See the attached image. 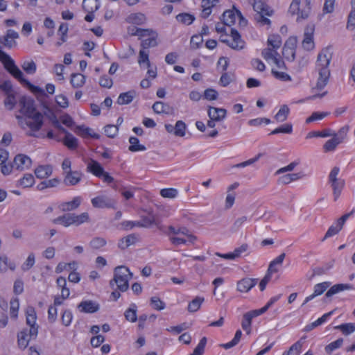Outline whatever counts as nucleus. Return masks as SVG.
<instances>
[{
	"label": "nucleus",
	"instance_id": "nucleus-1",
	"mask_svg": "<svg viewBox=\"0 0 355 355\" xmlns=\"http://www.w3.org/2000/svg\"><path fill=\"white\" fill-rule=\"evenodd\" d=\"M19 105V114L16 116L19 125L24 130H28L30 135H35L43 125L42 114L36 109L35 101L31 97H21Z\"/></svg>",
	"mask_w": 355,
	"mask_h": 355
},
{
	"label": "nucleus",
	"instance_id": "nucleus-2",
	"mask_svg": "<svg viewBox=\"0 0 355 355\" xmlns=\"http://www.w3.org/2000/svg\"><path fill=\"white\" fill-rule=\"evenodd\" d=\"M332 58V51L329 46L323 48L318 53L315 62L317 81L315 91H321L327 85L330 76L329 64Z\"/></svg>",
	"mask_w": 355,
	"mask_h": 355
},
{
	"label": "nucleus",
	"instance_id": "nucleus-3",
	"mask_svg": "<svg viewBox=\"0 0 355 355\" xmlns=\"http://www.w3.org/2000/svg\"><path fill=\"white\" fill-rule=\"evenodd\" d=\"M166 234L168 236L171 243L176 246L188 243H193L196 240V236H193L186 227L169 226Z\"/></svg>",
	"mask_w": 355,
	"mask_h": 355
},
{
	"label": "nucleus",
	"instance_id": "nucleus-4",
	"mask_svg": "<svg viewBox=\"0 0 355 355\" xmlns=\"http://www.w3.org/2000/svg\"><path fill=\"white\" fill-rule=\"evenodd\" d=\"M339 173L340 168L338 167H334L328 177L329 183L333 190L334 200H338L345 184V180L338 177Z\"/></svg>",
	"mask_w": 355,
	"mask_h": 355
},
{
	"label": "nucleus",
	"instance_id": "nucleus-5",
	"mask_svg": "<svg viewBox=\"0 0 355 355\" xmlns=\"http://www.w3.org/2000/svg\"><path fill=\"white\" fill-rule=\"evenodd\" d=\"M49 119L52 124L60 130L62 132L65 134L62 139V142L69 149L74 150L78 146V139L74 137L71 133L67 131L61 125L60 122L55 115L49 116Z\"/></svg>",
	"mask_w": 355,
	"mask_h": 355
},
{
	"label": "nucleus",
	"instance_id": "nucleus-6",
	"mask_svg": "<svg viewBox=\"0 0 355 355\" xmlns=\"http://www.w3.org/2000/svg\"><path fill=\"white\" fill-rule=\"evenodd\" d=\"M130 278L131 273L128 268L125 266L116 268L114 281L121 291H125L128 289Z\"/></svg>",
	"mask_w": 355,
	"mask_h": 355
},
{
	"label": "nucleus",
	"instance_id": "nucleus-7",
	"mask_svg": "<svg viewBox=\"0 0 355 355\" xmlns=\"http://www.w3.org/2000/svg\"><path fill=\"white\" fill-rule=\"evenodd\" d=\"M220 40L222 42L226 43L230 48L235 50H241L244 47L245 42L241 38L239 33L234 29L231 30L230 35L221 34Z\"/></svg>",
	"mask_w": 355,
	"mask_h": 355
},
{
	"label": "nucleus",
	"instance_id": "nucleus-8",
	"mask_svg": "<svg viewBox=\"0 0 355 355\" xmlns=\"http://www.w3.org/2000/svg\"><path fill=\"white\" fill-rule=\"evenodd\" d=\"M222 19L224 24L229 26L234 25L237 21L240 25L245 24L241 12L234 8L232 10H228L224 12Z\"/></svg>",
	"mask_w": 355,
	"mask_h": 355
},
{
	"label": "nucleus",
	"instance_id": "nucleus-9",
	"mask_svg": "<svg viewBox=\"0 0 355 355\" xmlns=\"http://www.w3.org/2000/svg\"><path fill=\"white\" fill-rule=\"evenodd\" d=\"M262 56L269 64H274L279 69L284 67V63L277 50L268 47L263 50Z\"/></svg>",
	"mask_w": 355,
	"mask_h": 355
},
{
	"label": "nucleus",
	"instance_id": "nucleus-10",
	"mask_svg": "<svg viewBox=\"0 0 355 355\" xmlns=\"http://www.w3.org/2000/svg\"><path fill=\"white\" fill-rule=\"evenodd\" d=\"M26 324L31 329V334L35 336L38 334V325L37 324V313L34 307L28 306L25 310Z\"/></svg>",
	"mask_w": 355,
	"mask_h": 355
},
{
	"label": "nucleus",
	"instance_id": "nucleus-11",
	"mask_svg": "<svg viewBox=\"0 0 355 355\" xmlns=\"http://www.w3.org/2000/svg\"><path fill=\"white\" fill-rule=\"evenodd\" d=\"M14 169L24 171L31 168L33 162L29 156L23 153L17 154L13 158Z\"/></svg>",
	"mask_w": 355,
	"mask_h": 355
},
{
	"label": "nucleus",
	"instance_id": "nucleus-12",
	"mask_svg": "<svg viewBox=\"0 0 355 355\" xmlns=\"http://www.w3.org/2000/svg\"><path fill=\"white\" fill-rule=\"evenodd\" d=\"M314 32L313 25L307 26L304 29L302 46L307 51H313L315 49Z\"/></svg>",
	"mask_w": 355,
	"mask_h": 355
},
{
	"label": "nucleus",
	"instance_id": "nucleus-13",
	"mask_svg": "<svg viewBox=\"0 0 355 355\" xmlns=\"http://www.w3.org/2000/svg\"><path fill=\"white\" fill-rule=\"evenodd\" d=\"M297 44V40L295 37H290L286 40L283 48V55L286 60L293 61L295 59Z\"/></svg>",
	"mask_w": 355,
	"mask_h": 355
},
{
	"label": "nucleus",
	"instance_id": "nucleus-14",
	"mask_svg": "<svg viewBox=\"0 0 355 355\" xmlns=\"http://www.w3.org/2000/svg\"><path fill=\"white\" fill-rule=\"evenodd\" d=\"M301 0H293L288 12L292 15L297 16V20L305 19L309 15V8L306 10H301L300 8Z\"/></svg>",
	"mask_w": 355,
	"mask_h": 355
},
{
	"label": "nucleus",
	"instance_id": "nucleus-15",
	"mask_svg": "<svg viewBox=\"0 0 355 355\" xmlns=\"http://www.w3.org/2000/svg\"><path fill=\"white\" fill-rule=\"evenodd\" d=\"M37 335L32 336L31 334V329H24L20 331L17 334V345L21 349H25L30 341L37 338Z\"/></svg>",
	"mask_w": 355,
	"mask_h": 355
},
{
	"label": "nucleus",
	"instance_id": "nucleus-16",
	"mask_svg": "<svg viewBox=\"0 0 355 355\" xmlns=\"http://www.w3.org/2000/svg\"><path fill=\"white\" fill-rule=\"evenodd\" d=\"M73 132L83 139H98L100 137L99 135L92 128L85 125H76L73 128Z\"/></svg>",
	"mask_w": 355,
	"mask_h": 355
},
{
	"label": "nucleus",
	"instance_id": "nucleus-17",
	"mask_svg": "<svg viewBox=\"0 0 355 355\" xmlns=\"http://www.w3.org/2000/svg\"><path fill=\"white\" fill-rule=\"evenodd\" d=\"M278 183L280 184H288L293 182L304 178L306 175L303 171L297 173H286L279 175Z\"/></svg>",
	"mask_w": 355,
	"mask_h": 355
},
{
	"label": "nucleus",
	"instance_id": "nucleus-18",
	"mask_svg": "<svg viewBox=\"0 0 355 355\" xmlns=\"http://www.w3.org/2000/svg\"><path fill=\"white\" fill-rule=\"evenodd\" d=\"M145 33H143L142 44L144 48L154 47L158 44V34L152 30L146 29Z\"/></svg>",
	"mask_w": 355,
	"mask_h": 355
},
{
	"label": "nucleus",
	"instance_id": "nucleus-19",
	"mask_svg": "<svg viewBox=\"0 0 355 355\" xmlns=\"http://www.w3.org/2000/svg\"><path fill=\"white\" fill-rule=\"evenodd\" d=\"M78 309L82 313H94L100 309V305L96 301L86 300L78 304Z\"/></svg>",
	"mask_w": 355,
	"mask_h": 355
},
{
	"label": "nucleus",
	"instance_id": "nucleus-20",
	"mask_svg": "<svg viewBox=\"0 0 355 355\" xmlns=\"http://www.w3.org/2000/svg\"><path fill=\"white\" fill-rule=\"evenodd\" d=\"M91 202L95 208L104 209L114 207V202L106 196H98L92 199Z\"/></svg>",
	"mask_w": 355,
	"mask_h": 355
},
{
	"label": "nucleus",
	"instance_id": "nucleus-21",
	"mask_svg": "<svg viewBox=\"0 0 355 355\" xmlns=\"http://www.w3.org/2000/svg\"><path fill=\"white\" fill-rule=\"evenodd\" d=\"M330 285L331 284L328 282L319 283L315 285L313 288V293L305 298L302 306L305 305L307 302L312 300L315 297L322 295L330 286Z\"/></svg>",
	"mask_w": 355,
	"mask_h": 355
},
{
	"label": "nucleus",
	"instance_id": "nucleus-22",
	"mask_svg": "<svg viewBox=\"0 0 355 355\" xmlns=\"http://www.w3.org/2000/svg\"><path fill=\"white\" fill-rule=\"evenodd\" d=\"M252 7L257 13L256 15H266L267 16H272L273 13V10L261 0H254Z\"/></svg>",
	"mask_w": 355,
	"mask_h": 355
},
{
	"label": "nucleus",
	"instance_id": "nucleus-23",
	"mask_svg": "<svg viewBox=\"0 0 355 355\" xmlns=\"http://www.w3.org/2000/svg\"><path fill=\"white\" fill-rule=\"evenodd\" d=\"M239 184L238 182H234L227 188V196L225 201V207L226 209H230L235 201L236 198V193L235 189H236L239 187Z\"/></svg>",
	"mask_w": 355,
	"mask_h": 355
},
{
	"label": "nucleus",
	"instance_id": "nucleus-24",
	"mask_svg": "<svg viewBox=\"0 0 355 355\" xmlns=\"http://www.w3.org/2000/svg\"><path fill=\"white\" fill-rule=\"evenodd\" d=\"M82 179V173L78 171H72L64 175V183L67 186H74Z\"/></svg>",
	"mask_w": 355,
	"mask_h": 355
},
{
	"label": "nucleus",
	"instance_id": "nucleus-25",
	"mask_svg": "<svg viewBox=\"0 0 355 355\" xmlns=\"http://www.w3.org/2000/svg\"><path fill=\"white\" fill-rule=\"evenodd\" d=\"M257 282V279L244 278L237 282L236 289L241 293H247L253 288Z\"/></svg>",
	"mask_w": 355,
	"mask_h": 355
},
{
	"label": "nucleus",
	"instance_id": "nucleus-26",
	"mask_svg": "<svg viewBox=\"0 0 355 355\" xmlns=\"http://www.w3.org/2000/svg\"><path fill=\"white\" fill-rule=\"evenodd\" d=\"M207 114L210 119L221 121L226 117L227 111L223 108L209 107Z\"/></svg>",
	"mask_w": 355,
	"mask_h": 355
},
{
	"label": "nucleus",
	"instance_id": "nucleus-27",
	"mask_svg": "<svg viewBox=\"0 0 355 355\" xmlns=\"http://www.w3.org/2000/svg\"><path fill=\"white\" fill-rule=\"evenodd\" d=\"M285 256L284 253H282L273 259L269 265L267 273L272 276V274L279 272L282 268Z\"/></svg>",
	"mask_w": 355,
	"mask_h": 355
},
{
	"label": "nucleus",
	"instance_id": "nucleus-28",
	"mask_svg": "<svg viewBox=\"0 0 355 355\" xmlns=\"http://www.w3.org/2000/svg\"><path fill=\"white\" fill-rule=\"evenodd\" d=\"M52 173L53 167L51 165H40L34 171V173L38 179L48 178Z\"/></svg>",
	"mask_w": 355,
	"mask_h": 355
},
{
	"label": "nucleus",
	"instance_id": "nucleus-29",
	"mask_svg": "<svg viewBox=\"0 0 355 355\" xmlns=\"http://www.w3.org/2000/svg\"><path fill=\"white\" fill-rule=\"evenodd\" d=\"M82 198L80 196H76L70 201L61 203L59 207L63 211H73L80 206Z\"/></svg>",
	"mask_w": 355,
	"mask_h": 355
},
{
	"label": "nucleus",
	"instance_id": "nucleus-30",
	"mask_svg": "<svg viewBox=\"0 0 355 355\" xmlns=\"http://www.w3.org/2000/svg\"><path fill=\"white\" fill-rule=\"evenodd\" d=\"M126 22L137 26L143 25L146 21V17L141 12L131 13L126 19Z\"/></svg>",
	"mask_w": 355,
	"mask_h": 355
},
{
	"label": "nucleus",
	"instance_id": "nucleus-31",
	"mask_svg": "<svg viewBox=\"0 0 355 355\" xmlns=\"http://www.w3.org/2000/svg\"><path fill=\"white\" fill-rule=\"evenodd\" d=\"M334 313V311L328 312L322 315L320 318L317 319L315 321L311 324H309L304 327V331L308 332L313 329L314 328L324 324L327 321L329 317Z\"/></svg>",
	"mask_w": 355,
	"mask_h": 355
},
{
	"label": "nucleus",
	"instance_id": "nucleus-32",
	"mask_svg": "<svg viewBox=\"0 0 355 355\" xmlns=\"http://www.w3.org/2000/svg\"><path fill=\"white\" fill-rule=\"evenodd\" d=\"M138 64L141 68H150V62L149 60V51L146 48H143L139 51Z\"/></svg>",
	"mask_w": 355,
	"mask_h": 355
},
{
	"label": "nucleus",
	"instance_id": "nucleus-33",
	"mask_svg": "<svg viewBox=\"0 0 355 355\" xmlns=\"http://www.w3.org/2000/svg\"><path fill=\"white\" fill-rule=\"evenodd\" d=\"M56 284L58 288L60 291V294L63 298H69L70 295V290L67 286V280L64 277H59L56 279Z\"/></svg>",
	"mask_w": 355,
	"mask_h": 355
},
{
	"label": "nucleus",
	"instance_id": "nucleus-34",
	"mask_svg": "<svg viewBox=\"0 0 355 355\" xmlns=\"http://www.w3.org/2000/svg\"><path fill=\"white\" fill-rule=\"evenodd\" d=\"M218 0H202V17L207 18L211 13V8L215 6Z\"/></svg>",
	"mask_w": 355,
	"mask_h": 355
},
{
	"label": "nucleus",
	"instance_id": "nucleus-35",
	"mask_svg": "<svg viewBox=\"0 0 355 355\" xmlns=\"http://www.w3.org/2000/svg\"><path fill=\"white\" fill-rule=\"evenodd\" d=\"M87 168L89 173L98 178L101 176L102 173L104 171L101 165L94 159H92L88 162Z\"/></svg>",
	"mask_w": 355,
	"mask_h": 355
},
{
	"label": "nucleus",
	"instance_id": "nucleus-36",
	"mask_svg": "<svg viewBox=\"0 0 355 355\" xmlns=\"http://www.w3.org/2000/svg\"><path fill=\"white\" fill-rule=\"evenodd\" d=\"M135 96L136 92L134 90L121 93L117 98V103L119 105L129 104L132 101Z\"/></svg>",
	"mask_w": 355,
	"mask_h": 355
},
{
	"label": "nucleus",
	"instance_id": "nucleus-37",
	"mask_svg": "<svg viewBox=\"0 0 355 355\" xmlns=\"http://www.w3.org/2000/svg\"><path fill=\"white\" fill-rule=\"evenodd\" d=\"M15 263L10 260L8 259V258L5 256L2 255L0 256V271L5 272L8 271V270H14L15 269Z\"/></svg>",
	"mask_w": 355,
	"mask_h": 355
},
{
	"label": "nucleus",
	"instance_id": "nucleus-38",
	"mask_svg": "<svg viewBox=\"0 0 355 355\" xmlns=\"http://www.w3.org/2000/svg\"><path fill=\"white\" fill-rule=\"evenodd\" d=\"M205 302V298L203 297L197 296L193 300H192L188 304L187 311L190 313H194L198 311L203 302Z\"/></svg>",
	"mask_w": 355,
	"mask_h": 355
},
{
	"label": "nucleus",
	"instance_id": "nucleus-39",
	"mask_svg": "<svg viewBox=\"0 0 355 355\" xmlns=\"http://www.w3.org/2000/svg\"><path fill=\"white\" fill-rule=\"evenodd\" d=\"M85 76L81 73H73L71 76L70 83L74 88L82 87L85 85Z\"/></svg>",
	"mask_w": 355,
	"mask_h": 355
},
{
	"label": "nucleus",
	"instance_id": "nucleus-40",
	"mask_svg": "<svg viewBox=\"0 0 355 355\" xmlns=\"http://www.w3.org/2000/svg\"><path fill=\"white\" fill-rule=\"evenodd\" d=\"M19 37L17 32L13 30H8L5 36L4 45L10 48L14 46L16 44L15 40Z\"/></svg>",
	"mask_w": 355,
	"mask_h": 355
},
{
	"label": "nucleus",
	"instance_id": "nucleus-41",
	"mask_svg": "<svg viewBox=\"0 0 355 355\" xmlns=\"http://www.w3.org/2000/svg\"><path fill=\"white\" fill-rule=\"evenodd\" d=\"M71 225L78 226L85 223H87L89 220V215L87 212L82 213L79 215L71 214Z\"/></svg>",
	"mask_w": 355,
	"mask_h": 355
},
{
	"label": "nucleus",
	"instance_id": "nucleus-42",
	"mask_svg": "<svg viewBox=\"0 0 355 355\" xmlns=\"http://www.w3.org/2000/svg\"><path fill=\"white\" fill-rule=\"evenodd\" d=\"M352 288V286L349 284H338L331 286L327 292L326 296L331 297L336 295L341 291L349 290Z\"/></svg>",
	"mask_w": 355,
	"mask_h": 355
},
{
	"label": "nucleus",
	"instance_id": "nucleus-43",
	"mask_svg": "<svg viewBox=\"0 0 355 355\" xmlns=\"http://www.w3.org/2000/svg\"><path fill=\"white\" fill-rule=\"evenodd\" d=\"M83 7L87 12H94L100 7L99 0H83Z\"/></svg>",
	"mask_w": 355,
	"mask_h": 355
},
{
	"label": "nucleus",
	"instance_id": "nucleus-44",
	"mask_svg": "<svg viewBox=\"0 0 355 355\" xmlns=\"http://www.w3.org/2000/svg\"><path fill=\"white\" fill-rule=\"evenodd\" d=\"M290 109L286 105L280 107L277 113L275 115V119L277 122H284L288 118Z\"/></svg>",
	"mask_w": 355,
	"mask_h": 355
},
{
	"label": "nucleus",
	"instance_id": "nucleus-45",
	"mask_svg": "<svg viewBox=\"0 0 355 355\" xmlns=\"http://www.w3.org/2000/svg\"><path fill=\"white\" fill-rule=\"evenodd\" d=\"M332 138L327 140L326 143L323 146L324 151L326 153L333 152L336 150V147L342 143L337 137L335 136H331Z\"/></svg>",
	"mask_w": 355,
	"mask_h": 355
},
{
	"label": "nucleus",
	"instance_id": "nucleus-46",
	"mask_svg": "<svg viewBox=\"0 0 355 355\" xmlns=\"http://www.w3.org/2000/svg\"><path fill=\"white\" fill-rule=\"evenodd\" d=\"M107 244V241L103 237H94L89 243V246L92 250H101Z\"/></svg>",
	"mask_w": 355,
	"mask_h": 355
},
{
	"label": "nucleus",
	"instance_id": "nucleus-47",
	"mask_svg": "<svg viewBox=\"0 0 355 355\" xmlns=\"http://www.w3.org/2000/svg\"><path fill=\"white\" fill-rule=\"evenodd\" d=\"M282 69H279L277 67H273L272 68V75L278 80L283 82L291 81V77L285 71H281Z\"/></svg>",
	"mask_w": 355,
	"mask_h": 355
},
{
	"label": "nucleus",
	"instance_id": "nucleus-48",
	"mask_svg": "<svg viewBox=\"0 0 355 355\" xmlns=\"http://www.w3.org/2000/svg\"><path fill=\"white\" fill-rule=\"evenodd\" d=\"M35 184V178L32 174L26 173L18 181V185L23 188L32 187Z\"/></svg>",
	"mask_w": 355,
	"mask_h": 355
},
{
	"label": "nucleus",
	"instance_id": "nucleus-49",
	"mask_svg": "<svg viewBox=\"0 0 355 355\" xmlns=\"http://www.w3.org/2000/svg\"><path fill=\"white\" fill-rule=\"evenodd\" d=\"M129 150L132 152H138V151H144L146 150V148L139 144V139L135 137H130L129 139Z\"/></svg>",
	"mask_w": 355,
	"mask_h": 355
},
{
	"label": "nucleus",
	"instance_id": "nucleus-50",
	"mask_svg": "<svg viewBox=\"0 0 355 355\" xmlns=\"http://www.w3.org/2000/svg\"><path fill=\"white\" fill-rule=\"evenodd\" d=\"M137 306L135 304H131L124 313L125 319L130 322H136L137 319Z\"/></svg>",
	"mask_w": 355,
	"mask_h": 355
},
{
	"label": "nucleus",
	"instance_id": "nucleus-51",
	"mask_svg": "<svg viewBox=\"0 0 355 355\" xmlns=\"http://www.w3.org/2000/svg\"><path fill=\"white\" fill-rule=\"evenodd\" d=\"M334 135V131L330 129H325L322 131H311L309 132L306 136V139H311L313 137H329Z\"/></svg>",
	"mask_w": 355,
	"mask_h": 355
},
{
	"label": "nucleus",
	"instance_id": "nucleus-52",
	"mask_svg": "<svg viewBox=\"0 0 355 355\" xmlns=\"http://www.w3.org/2000/svg\"><path fill=\"white\" fill-rule=\"evenodd\" d=\"M335 329H339L344 335L348 336L355 331V323H345L336 326Z\"/></svg>",
	"mask_w": 355,
	"mask_h": 355
},
{
	"label": "nucleus",
	"instance_id": "nucleus-53",
	"mask_svg": "<svg viewBox=\"0 0 355 355\" xmlns=\"http://www.w3.org/2000/svg\"><path fill=\"white\" fill-rule=\"evenodd\" d=\"M302 347V342L298 340L293 344L288 350L283 352L282 355H299Z\"/></svg>",
	"mask_w": 355,
	"mask_h": 355
},
{
	"label": "nucleus",
	"instance_id": "nucleus-54",
	"mask_svg": "<svg viewBox=\"0 0 355 355\" xmlns=\"http://www.w3.org/2000/svg\"><path fill=\"white\" fill-rule=\"evenodd\" d=\"M282 45L281 37L278 35H270L268 38V46L270 48L277 50Z\"/></svg>",
	"mask_w": 355,
	"mask_h": 355
},
{
	"label": "nucleus",
	"instance_id": "nucleus-55",
	"mask_svg": "<svg viewBox=\"0 0 355 355\" xmlns=\"http://www.w3.org/2000/svg\"><path fill=\"white\" fill-rule=\"evenodd\" d=\"M136 241V238L133 235H128L122 238L118 243V246L121 249H125L133 245Z\"/></svg>",
	"mask_w": 355,
	"mask_h": 355
},
{
	"label": "nucleus",
	"instance_id": "nucleus-56",
	"mask_svg": "<svg viewBox=\"0 0 355 355\" xmlns=\"http://www.w3.org/2000/svg\"><path fill=\"white\" fill-rule=\"evenodd\" d=\"M55 224H59L64 227H69L71 225V214H64L53 220Z\"/></svg>",
	"mask_w": 355,
	"mask_h": 355
},
{
	"label": "nucleus",
	"instance_id": "nucleus-57",
	"mask_svg": "<svg viewBox=\"0 0 355 355\" xmlns=\"http://www.w3.org/2000/svg\"><path fill=\"white\" fill-rule=\"evenodd\" d=\"M35 263V254L33 252L28 254L26 260L21 265V269L24 271L29 270Z\"/></svg>",
	"mask_w": 355,
	"mask_h": 355
},
{
	"label": "nucleus",
	"instance_id": "nucleus-58",
	"mask_svg": "<svg viewBox=\"0 0 355 355\" xmlns=\"http://www.w3.org/2000/svg\"><path fill=\"white\" fill-rule=\"evenodd\" d=\"M169 109V105L161 101L156 102L153 105V110L157 114H167Z\"/></svg>",
	"mask_w": 355,
	"mask_h": 355
},
{
	"label": "nucleus",
	"instance_id": "nucleus-59",
	"mask_svg": "<svg viewBox=\"0 0 355 355\" xmlns=\"http://www.w3.org/2000/svg\"><path fill=\"white\" fill-rule=\"evenodd\" d=\"M343 228V226L337 221L334 223L325 234L324 239L332 237L336 235Z\"/></svg>",
	"mask_w": 355,
	"mask_h": 355
},
{
	"label": "nucleus",
	"instance_id": "nucleus-60",
	"mask_svg": "<svg viewBox=\"0 0 355 355\" xmlns=\"http://www.w3.org/2000/svg\"><path fill=\"white\" fill-rule=\"evenodd\" d=\"M329 115V112H315L306 119V123H310L313 121H320Z\"/></svg>",
	"mask_w": 355,
	"mask_h": 355
},
{
	"label": "nucleus",
	"instance_id": "nucleus-61",
	"mask_svg": "<svg viewBox=\"0 0 355 355\" xmlns=\"http://www.w3.org/2000/svg\"><path fill=\"white\" fill-rule=\"evenodd\" d=\"M176 19L178 21L183 24L189 25L193 23V21L195 19V17L192 15L188 13H182L176 16Z\"/></svg>",
	"mask_w": 355,
	"mask_h": 355
},
{
	"label": "nucleus",
	"instance_id": "nucleus-62",
	"mask_svg": "<svg viewBox=\"0 0 355 355\" xmlns=\"http://www.w3.org/2000/svg\"><path fill=\"white\" fill-rule=\"evenodd\" d=\"M60 182V179L56 178H52V179H50V180H48L41 182L38 185V188L40 189H44L45 188L55 187L59 185Z\"/></svg>",
	"mask_w": 355,
	"mask_h": 355
},
{
	"label": "nucleus",
	"instance_id": "nucleus-63",
	"mask_svg": "<svg viewBox=\"0 0 355 355\" xmlns=\"http://www.w3.org/2000/svg\"><path fill=\"white\" fill-rule=\"evenodd\" d=\"M21 67L28 74H34L37 69L35 63L32 60L24 61Z\"/></svg>",
	"mask_w": 355,
	"mask_h": 355
},
{
	"label": "nucleus",
	"instance_id": "nucleus-64",
	"mask_svg": "<svg viewBox=\"0 0 355 355\" xmlns=\"http://www.w3.org/2000/svg\"><path fill=\"white\" fill-rule=\"evenodd\" d=\"M234 79V76L232 73H223L219 80V84L222 87L228 86Z\"/></svg>",
	"mask_w": 355,
	"mask_h": 355
}]
</instances>
